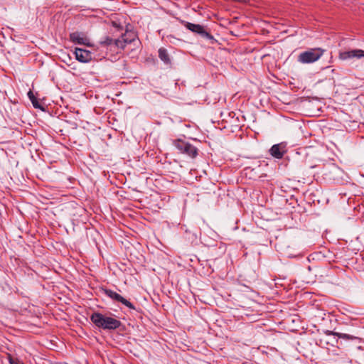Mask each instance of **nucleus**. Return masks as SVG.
I'll use <instances>...</instances> for the list:
<instances>
[{
    "mask_svg": "<svg viewBox=\"0 0 364 364\" xmlns=\"http://www.w3.org/2000/svg\"><path fill=\"white\" fill-rule=\"evenodd\" d=\"M185 27L191 31V32L198 34L203 38L207 39H213V36L208 31H206L204 27L200 24H195L190 22H186L184 23Z\"/></svg>",
    "mask_w": 364,
    "mask_h": 364,
    "instance_id": "39448f33",
    "label": "nucleus"
},
{
    "mask_svg": "<svg viewBox=\"0 0 364 364\" xmlns=\"http://www.w3.org/2000/svg\"><path fill=\"white\" fill-rule=\"evenodd\" d=\"M159 58L166 65H170L171 61L167 50L164 48L159 49Z\"/></svg>",
    "mask_w": 364,
    "mask_h": 364,
    "instance_id": "f8f14e48",
    "label": "nucleus"
},
{
    "mask_svg": "<svg viewBox=\"0 0 364 364\" xmlns=\"http://www.w3.org/2000/svg\"><path fill=\"white\" fill-rule=\"evenodd\" d=\"M361 57H364V50L360 49L343 51L339 53V58L343 60L352 58H360Z\"/></svg>",
    "mask_w": 364,
    "mask_h": 364,
    "instance_id": "9d476101",
    "label": "nucleus"
},
{
    "mask_svg": "<svg viewBox=\"0 0 364 364\" xmlns=\"http://www.w3.org/2000/svg\"><path fill=\"white\" fill-rule=\"evenodd\" d=\"M27 95H28V97L29 100H31L33 106L35 108L40 109L41 110H44L43 107L40 104V102H38L37 97L34 95V94L32 92V90H30Z\"/></svg>",
    "mask_w": 364,
    "mask_h": 364,
    "instance_id": "ddd939ff",
    "label": "nucleus"
},
{
    "mask_svg": "<svg viewBox=\"0 0 364 364\" xmlns=\"http://www.w3.org/2000/svg\"><path fill=\"white\" fill-rule=\"evenodd\" d=\"M102 291L106 296H107L111 299L122 303V304H124L130 309H135V306L129 301L124 299L118 293L106 288H102Z\"/></svg>",
    "mask_w": 364,
    "mask_h": 364,
    "instance_id": "20e7f679",
    "label": "nucleus"
},
{
    "mask_svg": "<svg viewBox=\"0 0 364 364\" xmlns=\"http://www.w3.org/2000/svg\"><path fill=\"white\" fill-rule=\"evenodd\" d=\"M269 152L272 157L281 159L287 153V146L284 143L274 144L270 148Z\"/></svg>",
    "mask_w": 364,
    "mask_h": 364,
    "instance_id": "6e6552de",
    "label": "nucleus"
},
{
    "mask_svg": "<svg viewBox=\"0 0 364 364\" xmlns=\"http://www.w3.org/2000/svg\"><path fill=\"white\" fill-rule=\"evenodd\" d=\"M69 37L70 41L73 43L91 46L90 39L83 33L77 31L73 32L70 33Z\"/></svg>",
    "mask_w": 364,
    "mask_h": 364,
    "instance_id": "423d86ee",
    "label": "nucleus"
},
{
    "mask_svg": "<svg viewBox=\"0 0 364 364\" xmlns=\"http://www.w3.org/2000/svg\"><path fill=\"white\" fill-rule=\"evenodd\" d=\"M324 50L320 48H310L298 55V61L304 64L312 63L318 60L323 54Z\"/></svg>",
    "mask_w": 364,
    "mask_h": 364,
    "instance_id": "f03ea898",
    "label": "nucleus"
},
{
    "mask_svg": "<svg viewBox=\"0 0 364 364\" xmlns=\"http://www.w3.org/2000/svg\"><path fill=\"white\" fill-rule=\"evenodd\" d=\"M112 26L114 27L115 28H117V31H122V28L123 27L122 26H120L119 24H117L116 22H112Z\"/></svg>",
    "mask_w": 364,
    "mask_h": 364,
    "instance_id": "dca6fc26",
    "label": "nucleus"
},
{
    "mask_svg": "<svg viewBox=\"0 0 364 364\" xmlns=\"http://www.w3.org/2000/svg\"><path fill=\"white\" fill-rule=\"evenodd\" d=\"M8 360L10 364H23L18 360H14L11 354H8Z\"/></svg>",
    "mask_w": 364,
    "mask_h": 364,
    "instance_id": "2eb2a0df",
    "label": "nucleus"
},
{
    "mask_svg": "<svg viewBox=\"0 0 364 364\" xmlns=\"http://www.w3.org/2000/svg\"><path fill=\"white\" fill-rule=\"evenodd\" d=\"M326 334L328 336H334L338 337V338L345 339L347 341H353L355 339H357L358 338L355 336L348 334V333H343L339 332H336L334 331H326Z\"/></svg>",
    "mask_w": 364,
    "mask_h": 364,
    "instance_id": "9b49d317",
    "label": "nucleus"
},
{
    "mask_svg": "<svg viewBox=\"0 0 364 364\" xmlns=\"http://www.w3.org/2000/svg\"><path fill=\"white\" fill-rule=\"evenodd\" d=\"M75 54L76 59L81 63H88L92 58L90 51L80 48H75Z\"/></svg>",
    "mask_w": 364,
    "mask_h": 364,
    "instance_id": "1a4fd4ad",
    "label": "nucleus"
},
{
    "mask_svg": "<svg viewBox=\"0 0 364 364\" xmlns=\"http://www.w3.org/2000/svg\"><path fill=\"white\" fill-rule=\"evenodd\" d=\"M173 144L180 153L186 154L192 159L196 158L198 154V149L188 141L177 139L173 140Z\"/></svg>",
    "mask_w": 364,
    "mask_h": 364,
    "instance_id": "7ed1b4c3",
    "label": "nucleus"
},
{
    "mask_svg": "<svg viewBox=\"0 0 364 364\" xmlns=\"http://www.w3.org/2000/svg\"><path fill=\"white\" fill-rule=\"evenodd\" d=\"M215 184L210 183L209 187L203 188L200 194L201 195H211L215 193Z\"/></svg>",
    "mask_w": 364,
    "mask_h": 364,
    "instance_id": "4468645a",
    "label": "nucleus"
},
{
    "mask_svg": "<svg viewBox=\"0 0 364 364\" xmlns=\"http://www.w3.org/2000/svg\"><path fill=\"white\" fill-rule=\"evenodd\" d=\"M90 320L97 327L104 330H115L122 325V322L119 320L106 316L99 312L92 314Z\"/></svg>",
    "mask_w": 364,
    "mask_h": 364,
    "instance_id": "f257e3e1",
    "label": "nucleus"
},
{
    "mask_svg": "<svg viewBox=\"0 0 364 364\" xmlns=\"http://www.w3.org/2000/svg\"><path fill=\"white\" fill-rule=\"evenodd\" d=\"M127 43V40L113 39L109 36H106L100 42V45L102 47L109 46H114L117 48L124 49Z\"/></svg>",
    "mask_w": 364,
    "mask_h": 364,
    "instance_id": "0eeeda50",
    "label": "nucleus"
}]
</instances>
